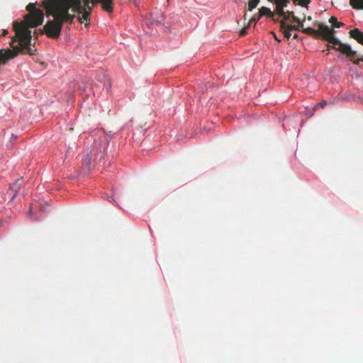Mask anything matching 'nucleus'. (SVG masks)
<instances>
[{
	"mask_svg": "<svg viewBox=\"0 0 363 363\" xmlns=\"http://www.w3.org/2000/svg\"><path fill=\"white\" fill-rule=\"evenodd\" d=\"M273 35H274V37L275 38V40H278V41H280L278 38H277V36H276L275 33H272Z\"/></svg>",
	"mask_w": 363,
	"mask_h": 363,
	"instance_id": "22",
	"label": "nucleus"
},
{
	"mask_svg": "<svg viewBox=\"0 0 363 363\" xmlns=\"http://www.w3.org/2000/svg\"><path fill=\"white\" fill-rule=\"evenodd\" d=\"M259 2L255 0H250L248 3V11H252L254 9L257 7Z\"/></svg>",
	"mask_w": 363,
	"mask_h": 363,
	"instance_id": "14",
	"label": "nucleus"
},
{
	"mask_svg": "<svg viewBox=\"0 0 363 363\" xmlns=\"http://www.w3.org/2000/svg\"><path fill=\"white\" fill-rule=\"evenodd\" d=\"M313 26L318 27V30L308 27L303 29V31L304 33L312 35L316 38H321L323 40L332 44V45H328V50H325L327 55L329 54V50L332 48L345 55L350 60L352 61L353 63L356 65H359L360 61L363 62V57L355 60L358 55L357 52L353 50L350 45L342 43L335 37V30L333 28H330L317 21L313 23Z\"/></svg>",
	"mask_w": 363,
	"mask_h": 363,
	"instance_id": "3",
	"label": "nucleus"
},
{
	"mask_svg": "<svg viewBox=\"0 0 363 363\" xmlns=\"http://www.w3.org/2000/svg\"><path fill=\"white\" fill-rule=\"evenodd\" d=\"M350 6L358 10H363V0H350Z\"/></svg>",
	"mask_w": 363,
	"mask_h": 363,
	"instance_id": "11",
	"label": "nucleus"
},
{
	"mask_svg": "<svg viewBox=\"0 0 363 363\" xmlns=\"http://www.w3.org/2000/svg\"><path fill=\"white\" fill-rule=\"evenodd\" d=\"M262 16H259V13H258L257 16L256 15H254L250 19V21L249 23H250L251 22H257V21H259L260 19Z\"/></svg>",
	"mask_w": 363,
	"mask_h": 363,
	"instance_id": "18",
	"label": "nucleus"
},
{
	"mask_svg": "<svg viewBox=\"0 0 363 363\" xmlns=\"http://www.w3.org/2000/svg\"><path fill=\"white\" fill-rule=\"evenodd\" d=\"M276 4V11L277 14L280 16H284L285 15V11H284V8L287 6V4L289 2V0H274Z\"/></svg>",
	"mask_w": 363,
	"mask_h": 363,
	"instance_id": "6",
	"label": "nucleus"
},
{
	"mask_svg": "<svg viewBox=\"0 0 363 363\" xmlns=\"http://www.w3.org/2000/svg\"><path fill=\"white\" fill-rule=\"evenodd\" d=\"M22 182V179H18L10 187L9 191L11 192L10 194L12 195V199H14V197L17 195L18 192L19 191Z\"/></svg>",
	"mask_w": 363,
	"mask_h": 363,
	"instance_id": "8",
	"label": "nucleus"
},
{
	"mask_svg": "<svg viewBox=\"0 0 363 363\" xmlns=\"http://www.w3.org/2000/svg\"><path fill=\"white\" fill-rule=\"evenodd\" d=\"M298 35L297 34H294V35H293V38H294V39L298 38Z\"/></svg>",
	"mask_w": 363,
	"mask_h": 363,
	"instance_id": "23",
	"label": "nucleus"
},
{
	"mask_svg": "<svg viewBox=\"0 0 363 363\" xmlns=\"http://www.w3.org/2000/svg\"><path fill=\"white\" fill-rule=\"evenodd\" d=\"M28 11L24 17V21L13 23V29L16 33V37L19 40L18 49L21 50L23 47L28 48V54L33 55L37 50L35 45H31V30L29 28H35L41 25L44 21V13L42 10L36 9L34 3H30L26 6Z\"/></svg>",
	"mask_w": 363,
	"mask_h": 363,
	"instance_id": "2",
	"label": "nucleus"
},
{
	"mask_svg": "<svg viewBox=\"0 0 363 363\" xmlns=\"http://www.w3.org/2000/svg\"><path fill=\"white\" fill-rule=\"evenodd\" d=\"M290 20L291 22H299L300 18L296 17L294 15V13L293 11H286L285 12V15L283 16V19L281 21H286Z\"/></svg>",
	"mask_w": 363,
	"mask_h": 363,
	"instance_id": "9",
	"label": "nucleus"
},
{
	"mask_svg": "<svg viewBox=\"0 0 363 363\" xmlns=\"http://www.w3.org/2000/svg\"><path fill=\"white\" fill-rule=\"evenodd\" d=\"M326 105V101H323L321 102H320L319 104H318L315 107H314V111L315 110L316 107L317 106H320V108H323Z\"/></svg>",
	"mask_w": 363,
	"mask_h": 363,
	"instance_id": "20",
	"label": "nucleus"
},
{
	"mask_svg": "<svg viewBox=\"0 0 363 363\" xmlns=\"http://www.w3.org/2000/svg\"><path fill=\"white\" fill-rule=\"evenodd\" d=\"M107 2L106 0H91V3L95 4L96 3H101L102 4V9L105 11L104 4Z\"/></svg>",
	"mask_w": 363,
	"mask_h": 363,
	"instance_id": "16",
	"label": "nucleus"
},
{
	"mask_svg": "<svg viewBox=\"0 0 363 363\" xmlns=\"http://www.w3.org/2000/svg\"><path fill=\"white\" fill-rule=\"evenodd\" d=\"M329 22L333 24V28H339L344 26V23L342 22H338L337 18L334 16H331L329 19Z\"/></svg>",
	"mask_w": 363,
	"mask_h": 363,
	"instance_id": "12",
	"label": "nucleus"
},
{
	"mask_svg": "<svg viewBox=\"0 0 363 363\" xmlns=\"http://www.w3.org/2000/svg\"><path fill=\"white\" fill-rule=\"evenodd\" d=\"M280 30L283 33L285 38L289 39L291 36V30L287 28H282L280 27Z\"/></svg>",
	"mask_w": 363,
	"mask_h": 363,
	"instance_id": "15",
	"label": "nucleus"
},
{
	"mask_svg": "<svg viewBox=\"0 0 363 363\" xmlns=\"http://www.w3.org/2000/svg\"><path fill=\"white\" fill-rule=\"evenodd\" d=\"M311 2V0H300L298 4L301 6L306 7L307 5Z\"/></svg>",
	"mask_w": 363,
	"mask_h": 363,
	"instance_id": "19",
	"label": "nucleus"
},
{
	"mask_svg": "<svg viewBox=\"0 0 363 363\" xmlns=\"http://www.w3.org/2000/svg\"><path fill=\"white\" fill-rule=\"evenodd\" d=\"M307 20L308 21H311L312 20V18L311 16H308L307 18H306Z\"/></svg>",
	"mask_w": 363,
	"mask_h": 363,
	"instance_id": "24",
	"label": "nucleus"
},
{
	"mask_svg": "<svg viewBox=\"0 0 363 363\" xmlns=\"http://www.w3.org/2000/svg\"><path fill=\"white\" fill-rule=\"evenodd\" d=\"M90 4L91 0H43L40 6L45 10L46 16L52 18L47 21L43 29L39 30V33L57 39L61 34L63 25L69 29V26L77 15L79 23H87L92 11Z\"/></svg>",
	"mask_w": 363,
	"mask_h": 363,
	"instance_id": "1",
	"label": "nucleus"
},
{
	"mask_svg": "<svg viewBox=\"0 0 363 363\" xmlns=\"http://www.w3.org/2000/svg\"><path fill=\"white\" fill-rule=\"evenodd\" d=\"M306 19V18H304L302 21L300 19V21L299 22H296L297 23V25H290V24H288L286 23L284 21H280V27L281 28H287L288 29H289L291 31V30H301V31L303 33H304L303 31V30L304 29L303 28V21L304 20Z\"/></svg>",
	"mask_w": 363,
	"mask_h": 363,
	"instance_id": "5",
	"label": "nucleus"
},
{
	"mask_svg": "<svg viewBox=\"0 0 363 363\" xmlns=\"http://www.w3.org/2000/svg\"><path fill=\"white\" fill-rule=\"evenodd\" d=\"M269 1H272L273 0H269Z\"/></svg>",
	"mask_w": 363,
	"mask_h": 363,
	"instance_id": "26",
	"label": "nucleus"
},
{
	"mask_svg": "<svg viewBox=\"0 0 363 363\" xmlns=\"http://www.w3.org/2000/svg\"><path fill=\"white\" fill-rule=\"evenodd\" d=\"M350 36L356 40L359 43L363 45V32L359 28H354L349 32Z\"/></svg>",
	"mask_w": 363,
	"mask_h": 363,
	"instance_id": "7",
	"label": "nucleus"
},
{
	"mask_svg": "<svg viewBox=\"0 0 363 363\" xmlns=\"http://www.w3.org/2000/svg\"><path fill=\"white\" fill-rule=\"evenodd\" d=\"M7 33H8V30H4V31H3V35H4V36H5L6 35H7Z\"/></svg>",
	"mask_w": 363,
	"mask_h": 363,
	"instance_id": "21",
	"label": "nucleus"
},
{
	"mask_svg": "<svg viewBox=\"0 0 363 363\" xmlns=\"http://www.w3.org/2000/svg\"><path fill=\"white\" fill-rule=\"evenodd\" d=\"M259 16H267L270 18H274V13L267 7L262 6L259 9Z\"/></svg>",
	"mask_w": 363,
	"mask_h": 363,
	"instance_id": "10",
	"label": "nucleus"
},
{
	"mask_svg": "<svg viewBox=\"0 0 363 363\" xmlns=\"http://www.w3.org/2000/svg\"><path fill=\"white\" fill-rule=\"evenodd\" d=\"M107 2L104 4L105 11L111 13L113 10V0H106Z\"/></svg>",
	"mask_w": 363,
	"mask_h": 363,
	"instance_id": "13",
	"label": "nucleus"
},
{
	"mask_svg": "<svg viewBox=\"0 0 363 363\" xmlns=\"http://www.w3.org/2000/svg\"><path fill=\"white\" fill-rule=\"evenodd\" d=\"M19 44V40H17L16 35L12 38L11 45L13 48V50L7 49L3 50L0 49V65L6 64L9 60L13 59L17 56L19 52H23L24 54H28V48H23L22 49H18V46Z\"/></svg>",
	"mask_w": 363,
	"mask_h": 363,
	"instance_id": "4",
	"label": "nucleus"
},
{
	"mask_svg": "<svg viewBox=\"0 0 363 363\" xmlns=\"http://www.w3.org/2000/svg\"><path fill=\"white\" fill-rule=\"evenodd\" d=\"M292 1H294V4H296V3H297V1H298V2H299V1H300V0H292Z\"/></svg>",
	"mask_w": 363,
	"mask_h": 363,
	"instance_id": "25",
	"label": "nucleus"
},
{
	"mask_svg": "<svg viewBox=\"0 0 363 363\" xmlns=\"http://www.w3.org/2000/svg\"><path fill=\"white\" fill-rule=\"evenodd\" d=\"M249 26H250V23H248V24L246 26L243 27L240 30V36H244L247 33V30Z\"/></svg>",
	"mask_w": 363,
	"mask_h": 363,
	"instance_id": "17",
	"label": "nucleus"
}]
</instances>
